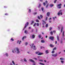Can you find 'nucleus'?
Wrapping results in <instances>:
<instances>
[{
    "instance_id": "de8ad7c7",
    "label": "nucleus",
    "mask_w": 65,
    "mask_h": 65,
    "mask_svg": "<svg viewBox=\"0 0 65 65\" xmlns=\"http://www.w3.org/2000/svg\"><path fill=\"white\" fill-rule=\"evenodd\" d=\"M5 15H8V14L7 13H6L5 14Z\"/></svg>"
},
{
    "instance_id": "69168bd1",
    "label": "nucleus",
    "mask_w": 65,
    "mask_h": 65,
    "mask_svg": "<svg viewBox=\"0 0 65 65\" xmlns=\"http://www.w3.org/2000/svg\"><path fill=\"white\" fill-rule=\"evenodd\" d=\"M40 1H41V2H42L43 1V0H39Z\"/></svg>"
},
{
    "instance_id": "c85d7f7f",
    "label": "nucleus",
    "mask_w": 65,
    "mask_h": 65,
    "mask_svg": "<svg viewBox=\"0 0 65 65\" xmlns=\"http://www.w3.org/2000/svg\"><path fill=\"white\" fill-rule=\"evenodd\" d=\"M50 46H51V47H54V46L52 44H51L50 45Z\"/></svg>"
},
{
    "instance_id": "bb28decb",
    "label": "nucleus",
    "mask_w": 65,
    "mask_h": 65,
    "mask_svg": "<svg viewBox=\"0 0 65 65\" xmlns=\"http://www.w3.org/2000/svg\"><path fill=\"white\" fill-rule=\"evenodd\" d=\"M62 4H60L58 5L57 6H61Z\"/></svg>"
},
{
    "instance_id": "a19ab883",
    "label": "nucleus",
    "mask_w": 65,
    "mask_h": 65,
    "mask_svg": "<svg viewBox=\"0 0 65 65\" xmlns=\"http://www.w3.org/2000/svg\"><path fill=\"white\" fill-rule=\"evenodd\" d=\"M54 52H55V51L53 50L52 51V54H53V53H54Z\"/></svg>"
},
{
    "instance_id": "20e7f679",
    "label": "nucleus",
    "mask_w": 65,
    "mask_h": 65,
    "mask_svg": "<svg viewBox=\"0 0 65 65\" xmlns=\"http://www.w3.org/2000/svg\"><path fill=\"white\" fill-rule=\"evenodd\" d=\"M49 38L50 39H51V40L53 41L54 39V37H53L51 36Z\"/></svg>"
},
{
    "instance_id": "f03ea898",
    "label": "nucleus",
    "mask_w": 65,
    "mask_h": 65,
    "mask_svg": "<svg viewBox=\"0 0 65 65\" xmlns=\"http://www.w3.org/2000/svg\"><path fill=\"white\" fill-rule=\"evenodd\" d=\"M29 25V22H27L25 25V26H24V28L23 29V30H24L25 28H26V27H27V26H28V25Z\"/></svg>"
},
{
    "instance_id": "79ce46f5",
    "label": "nucleus",
    "mask_w": 65,
    "mask_h": 65,
    "mask_svg": "<svg viewBox=\"0 0 65 65\" xmlns=\"http://www.w3.org/2000/svg\"><path fill=\"white\" fill-rule=\"evenodd\" d=\"M41 4H39V5L38 7H40V6H41Z\"/></svg>"
},
{
    "instance_id": "4c0bfd02",
    "label": "nucleus",
    "mask_w": 65,
    "mask_h": 65,
    "mask_svg": "<svg viewBox=\"0 0 65 65\" xmlns=\"http://www.w3.org/2000/svg\"><path fill=\"white\" fill-rule=\"evenodd\" d=\"M19 42H20V41H19V40H18L17 41V44L19 43Z\"/></svg>"
},
{
    "instance_id": "a18cd8bd",
    "label": "nucleus",
    "mask_w": 65,
    "mask_h": 65,
    "mask_svg": "<svg viewBox=\"0 0 65 65\" xmlns=\"http://www.w3.org/2000/svg\"><path fill=\"white\" fill-rule=\"evenodd\" d=\"M52 28H52V27H50V30L51 31V30H52Z\"/></svg>"
},
{
    "instance_id": "9b49d317",
    "label": "nucleus",
    "mask_w": 65,
    "mask_h": 65,
    "mask_svg": "<svg viewBox=\"0 0 65 65\" xmlns=\"http://www.w3.org/2000/svg\"><path fill=\"white\" fill-rule=\"evenodd\" d=\"M5 55L6 57H8V56H9V55H8V54L7 53H6L5 54Z\"/></svg>"
},
{
    "instance_id": "4be33fe9",
    "label": "nucleus",
    "mask_w": 65,
    "mask_h": 65,
    "mask_svg": "<svg viewBox=\"0 0 65 65\" xmlns=\"http://www.w3.org/2000/svg\"><path fill=\"white\" fill-rule=\"evenodd\" d=\"M45 42L43 40H41V42H42V43H44Z\"/></svg>"
},
{
    "instance_id": "f8f14e48",
    "label": "nucleus",
    "mask_w": 65,
    "mask_h": 65,
    "mask_svg": "<svg viewBox=\"0 0 65 65\" xmlns=\"http://www.w3.org/2000/svg\"><path fill=\"white\" fill-rule=\"evenodd\" d=\"M34 23V21H31V25H33V24Z\"/></svg>"
},
{
    "instance_id": "aec40b11",
    "label": "nucleus",
    "mask_w": 65,
    "mask_h": 65,
    "mask_svg": "<svg viewBox=\"0 0 65 65\" xmlns=\"http://www.w3.org/2000/svg\"><path fill=\"white\" fill-rule=\"evenodd\" d=\"M24 62H27V60L25 58L24 59Z\"/></svg>"
},
{
    "instance_id": "603ef678",
    "label": "nucleus",
    "mask_w": 65,
    "mask_h": 65,
    "mask_svg": "<svg viewBox=\"0 0 65 65\" xmlns=\"http://www.w3.org/2000/svg\"><path fill=\"white\" fill-rule=\"evenodd\" d=\"M33 59H35V60H37V58H33Z\"/></svg>"
},
{
    "instance_id": "5fc2aeb1",
    "label": "nucleus",
    "mask_w": 65,
    "mask_h": 65,
    "mask_svg": "<svg viewBox=\"0 0 65 65\" xmlns=\"http://www.w3.org/2000/svg\"><path fill=\"white\" fill-rule=\"evenodd\" d=\"M45 3H46V4H47V1H46L45 2Z\"/></svg>"
},
{
    "instance_id": "4468645a",
    "label": "nucleus",
    "mask_w": 65,
    "mask_h": 65,
    "mask_svg": "<svg viewBox=\"0 0 65 65\" xmlns=\"http://www.w3.org/2000/svg\"><path fill=\"white\" fill-rule=\"evenodd\" d=\"M45 53L46 54H48L49 53V51L48 50H46Z\"/></svg>"
},
{
    "instance_id": "72a5a7b5",
    "label": "nucleus",
    "mask_w": 65,
    "mask_h": 65,
    "mask_svg": "<svg viewBox=\"0 0 65 65\" xmlns=\"http://www.w3.org/2000/svg\"><path fill=\"white\" fill-rule=\"evenodd\" d=\"M36 25V23H35L34 25L33 26L34 27H35V26Z\"/></svg>"
},
{
    "instance_id": "a211bd4d",
    "label": "nucleus",
    "mask_w": 65,
    "mask_h": 65,
    "mask_svg": "<svg viewBox=\"0 0 65 65\" xmlns=\"http://www.w3.org/2000/svg\"><path fill=\"white\" fill-rule=\"evenodd\" d=\"M14 41V39L12 38H11V39L10 40V41Z\"/></svg>"
},
{
    "instance_id": "338daca9",
    "label": "nucleus",
    "mask_w": 65,
    "mask_h": 65,
    "mask_svg": "<svg viewBox=\"0 0 65 65\" xmlns=\"http://www.w3.org/2000/svg\"><path fill=\"white\" fill-rule=\"evenodd\" d=\"M7 6H4V8H7Z\"/></svg>"
},
{
    "instance_id": "6e6d98bb",
    "label": "nucleus",
    "mask_w": 65,
    "mask_h": 65,
    "mask_svg": "<svg viewBox=\"0 0 65 65\" xmlns=\"http://www.w3.org/2000/svg\"><path fill=\"white\" fill-rule=\"evenodd\" d=\"M48 18V17H46V20H47V19Z\"/></svg>"
},
{
    "instance_id": "a878e982",
    "label": "nucleus",
    "mask_w": 65,
    "mask_h": 65,
    "mask_svg": "<svg viewBox=\"0 0 65 65\" xmlns=\"http://www.w3.org/2000/svg\"><path fill=\"white\" fill-rule=\"evenodd\" d=\"M61 62L62 64H64V61L63 60L61 61Z\"/></svg>"
},
{
    "instance_id": "49530a36",
    "label": "nucleus",
    "mask_w": 65,
    "mask_h": 65,
    "mask_svg": "<svg viewBox=\"0 0 65 65\" xmlns=\"http://www.w3.org/2000/svg\"><path fill=\"white\" fill-rule=\"evenodd\" d=\"M48 4H47L46 6V8H47V7H48Z\"/></svg>"
},
{
    "instance_id": "6e6552de",
    "label": "nucleus",
    "mask_w": 65,
    "mask_h": 65,
    "mask_svg": "<svg viewBox=\"0 0 65 65\" xmlns=\"http://www.w3.org/2000/svg\"><path fill=\"white\" fill-rule=\"evenodd\" d=\"M47 17H49L50 15V12H48L47 13Z\"/></svg>"
},
{
    "instance_id": "2f4dec72",
    "label": "nucleus",
    "mask_w": 65,
    "mask_h": 65,
    "mask_svg": "<svg viewBox=\"0 0 65 65\" xmlns=\"http://www.w3.org/2000/svg\"><path fill=\"white\" fill-rule=\"evenodd\" d=\"M39 64H41V65H44V64L43 63H40Z\"/></svg>"
},
{
    "instance_id": "0eeeda50",
    "label": "nucleus",
    "mask_w": 65,
    "mask_h": 65,
    "mask_svg": "<svg viewBox=\"0 0 65 65\" xmlns=\"http://www.w3.org/2000/svg\"><path fill=\"white\" fill-rule=\"evenodd\" d=\"M35 35H32L31 36V38H32V39H34V38H35Z\"/></svg>"
},
{
    "instance_id": "864d4df0",
    "label": "nucleus",
    "mask_w": 65,
    "mask_h": 65,
    "mask_svg": "<svg viewBox=\"0 0 65 65\" xmlns=\"http://www.w3.org/2000/svg\"><path fill=\"white\" fill-rule=\"evenodd\" d=\"M31 10L30 9H29V12H31Z\"/></svg>"
},
{
    "instance_id": "ea45409f",
    "label": "nucleus",
    "mask_w": 65,
    "mask_h": 65,
    "mask_svg": "<svg viewBox=\"0 0 65 65\" xmlns=\"http://www.w3.org/2000/svg\"><path fill=\"white\" fill-rule=\"evenodd\" d=\"M21 42H22V41H20L19 42V44H20L21 43Z\"/></svg>"
},
{
    "instance_id": "4d7b16f0",
    "label": "nucleus",
    "mask_w": 65,
    "mask_h": 65,
    "mask_svg": "<svg viewBox=\"0 0 65 65\" xmlns=\"http://www.w3.org/2000/svg\"><path fill=\"white\" fill-rule=\"evenodd\" d=\"M40 48H44V47H41Z\"/></svg>"
},
{
    "instance_id": "412c9836",
    "label": "nucleus",
    "mask_w": 65,
    "mask_h": 65,
    "mask_svg": "<svg viewBox=\"0 0 65 65\" xmlns=\"http://www.w3.org/2000/svg\"><path fill=\"white\" fill-rule=\"evenodd\" d=\"M63 27H62L61 28V32L62 33V31H63Z\"/></svg>"
},
{
    "instance_id": "39448f33",
    "label": "nucleus",
    "mask_w": 65,
    "mask_h": 65,
    "mask_svg": "<svg viewBox=\"0 0 65 65\" xmlns=\"http://www.w3.org/2000/svg\"><path fill=\"white\" fill-rule=\"evenodd\" d=\"M52 55L53 57H57V56H58V54L56 53V54H52Z\"/></svg>"
},
{
    "instance_id": "1a4fd4ad",
    "label": "nucleus",
    "mask_w": 65,
    "mask_h": 65,
    "mask_svg": "<svg viewBox=\"0 0 65 65\" xmlns=\"http://www.w3.org/2000/svg\"><path fill=\"white\" fill-rule=\"evenodd\" d=\"M43 53L39 52L38 55H43Z\"/></svg>"
},
{
    "instance_id": "3c124183",
    "label": "nucleus",
    "mask_w": 65,
    "mask_h": 65,
    "mask_svg": "<svg viewBox=\"0 0 65 65\" xmlns=\"http://www.w3.org/2000/svg\"><path fill=\"white\" fill-rule=\"evenodd\" d=\"M38 19H39V20H40V17H39L38 16Z\"/></svg>"
},
{
    "instance_id": "f257e3e1",
    "label": "nucleus",
    "mask_w": 65,
    "mask_h": 65,
    "mask_svg": "<svg viewBox=\"0 0 65 65\" xmlns=\"http://www.w3.org/2000/svg\"><path fill=\"white\" fill-rule=\"evenodd\" d=\"M12 52L13 53H15L16 52L17 54H19L20 53V48L18 47H15L12 50Z\"/></svg>"
},
{
    "instance_id": "8fccbe9b",
    "label": "nucleus",
    "mask_w": 65,
    "mask_h": 65,
    "mask_svg": "<svg viewBox=\"0 0 65 65\" xmlns=\"http://www.w3.org/2000/svg\"><path fill=\"white\" fill-rule=\"evenodd\" d=\"M39 61H40L41 62H43V60H39Z\"/></svg>"
},
{
    "instance_id": "37998d69",
    "label": "nucleus",
    "mask_w": 65,
    "mask_h": 65,
    "mask_svg": "<svg viewBox=\"0 0 65 65\" xmlns=\"http://www.w3.org/2000/svg\"><path fill=\"white\" fill-rule=\"evenodd\" d=\"M48 27V24H46V28H47V27Z\"/></svg>"
},
{
    "instance_id": "393cba45",
    "label": "nucleus",
    "mask_w": 65,
    "mask_h": 65,
    "mask_svg": "<svg viewBox=\"0 0 65 65\" xmlns=\"http://www.w3.org/2000/svg\"><path fill=\"white\" fill-rule=\"evenodd\" d=\"M57 40L58 41H59L60 40H59V36H57Z\"/></svg>"
},
{
    "instance_id": "774afa93",
    "label": "nucleus",
    "mask_w": 65,
    "mask_h": 65,
    "mask_svg": "<svg viewBox=\"0 0 65 65\" xmlns=\"http://www.w3.org/2000/svg\"><path fill=\"white\" fill-rule=\"evenodd\" d=\"M57 41H55V44H57Z\"/></svg>"
},
{
    "instance_id": "cd10ccee",
    "label": "nucleus",
    "mask_w": 65,
    "mask_h": 65,
    "mask_svg": "<svg viewBox=\"0 0 65 65\" xmlns=\"http://www.w3.org/2000/svg\"><path fill=\"white\" fill-rule=\"evenodd\" d=\"M40 17L41 19H42V18H43V16H42L41 15H40Z\"/></svg>"
},
{
    "instance_id": "09e8293b",
    "label": "nucleus",
    "mask_w": 65,
    "mask_h": 65,
    "mask_svg": "<svg viewBox=\"0 0 65 65\" xmlns=\"http://www.w3.org/2000/svg\"><path fill=\"white\" fill-rule=\"evenodd\" d=\"M43 4L44 5V6H45V5H46V4H45V3H43Z\"/></svg>"
},
{
    "instance_id": "423d86ee",
    "label": "nucleus",
    "mask_w": 65,
    "mask_h": 65,
    "mask_svg": "<svg viewBox=\"0 0 65 65\" xmlns=\"http://www.w3.org/2000/svg\"><path fill=\"white\" fill-rule=\"evenodd\" d=\"M29 61L30 62H32L33 63H34V62H35V61H34V60L31 59H29Z\"/></svg>"
},
{
    "instance_id": "58836bf2",
    "label": "nucleus",
    "mask_w": 65,
    "mask_h": 65,
    "mask_svg": "<svg viewBox=\"0 0 65 65\" xmlns=\"http://www.w3.org/2000/svg\"><path fill=\"white\" fill-rule=\"evenodd\" d=\"M60 60H64V59L63 58H60Z\"/></svg>"
},
{
    "instance_id": "0e129e2a",
    "label": "nucleus",
    "mask_w": 65,
    "mask_h": 65,
    "mask_svg": "<svg viewBox=\"0 0 65 65\" xmlns=\"http://www.w3.org/2000/svg\"><path fill=\"white\" fill-rule=\"evenodd\" d=\"M38 53H39V52H36V54H38Z\"/></svg>"
},
{
    "instance_id": "7ed1b4c3",
    "label": "nucleus",
    "mask_w": 65,
    "mask_h": 65,
    "mask_svg": "<svg viewBox=\"0 0 65 65\" xmlns=\"http://www.w3.org/2000/svg\"><path fill=\"white\" fill-rule=\"evenodd\" d=\"M61 11L62 10H60L59 11V12L58 13V15H60V14H61V15H62V12Z\"/></svg>"
},
{
    "instance_id": "9d476101",
    "label": "nucleus",
    "mask_w": 65,
    "mask_h": 65,
    "mask_svg": "<svg viewBox=\"0 0 65 65\" xmlns=\"http://www.w3.org/2000/svg\"><path fill=\"white\" fill-rule=\"evenodd\" d=\"M37 49V47H36L35 46H34L33 50H35Z\"/></svg>"
},
{
    "instance_id": "f704fd0d",
    "label": "nucleus",
    "mask_w": 65,
    "mask_h": 65,
    "mask_svg": "<svg viewBox=\"0 0 65 65\" xmlns=\"http://www.w3.org/2000/svg\"><path fill=\"white\" fill-rule=\"evenodd\" d=\"M57 0H55L54 2V3H56V2H57Z\"/></svg>"
},
{
    "instance_id": "680f3d73",
    "label": "nucleus",
    "mask_w": 65,
    "mask_h": 65,
    "mask_svg": "<svg viewBox=\"0 0 65 65\" xmlns=\"http://www.w3.org/2000/svg\"><path fill=\"white\" fill-rule=\"evenodd\" d=\"M56 50V47L54 48L53 49V50Z\"/></svg>"
},
{
    "instance_id": "f3484780",
    "label": "nucleus",
    "mask_w": 65,
    "mask_h": 65,
    "mask_svg": "<svg viewBox=\"0 0 65 65\" xmlns=\"http://www.w3.org/2000/svg\"><path fill=\"white\" fill-rule=\"evenodd\" d=\"M24 32L25 33H26V34H27V33H28V31L27 30H25V31Z\"/></svg>"
},
{
    "instance_id": "c03bdc74",
    "label": "nucleus",
    "mask_w": 65,
    "mask_h": 65,
    "mask_svg": "<svg viewBox=\"0 0 65 65\" xmlns=\"http://www.w3.org/2000/svg\"><path fill=\"white\" fill-rule=\"evenodd\" d=\"M42 10L43 11V10L44 9V8L43 7H42L41 8Z\"/></svg>"
},
{
    "instance_id": "dca6fc26",
    "label": "nucleus",
    "mask_w": 65,
    "mask_h": 65,
    "mask_svg": "<svg viewBox=\"0 0 65 65\" xmlns=\"http://www.w3.org/2000/svg\"><path fill=\"white\" fill-rule=\"evenodd\" d=\"M33 45H34V44H30V46H31V47H32V48L33 47Z\"/></svg>"
},
{
    "instance_id": "2eb2a0df",
    "label": "nucleus",
    "mask_w": 65,
    "mask_h": 65,
    "mask_svg": "<svg viewBox=\"0 0 65 65\" xmlns=\"http://www.w3.org/2000/svg\"><path fill=\"white\" fill-rule=\"evenodd\" d=\"M25 38H26V36H24L23 37L22 39L23 40H24V39H25Z\"/></svg>"
},
{
    "instance_id": "c9c22d12",
    "label": "nucleus",
    "mask_w": 65,
    "mask_h": 65,
    "mask_svg": "<svg viewBox=\"0 0 65 65\" xmlns=\"http://www.w3.org/2000/svg\"><path fill=\"white\" fill-rule=\"evenodd\" d=\"M38 37L40 38H41V35H39L38 36Z\"/></svg>"
},
{
    "instance_id": "e433bc0d",
    "label": "nucleus",
    "mask_w": 65,
    "mask_h": 65,
    "mask_svg": "<svg viewBox=\"0 0 65 65\" xmlns=\"http://www.w3.org/2000/svg\"><path fill=\"white\" fill-rule=\"evenodd\" d=\"M50 33L51 35H53V31H51L50 32Z\"/></svg>"
},
{
    "instance_id": "bf43d9fd",
    "label": "nucleus",
    "mask_w": 65,
    "mask_h": 65,
    "mask_svg": "<svg viewBox=\"0 0 65 65\" xmlns=\"http://www.w3.org/2000/svg\"><path fill=\"white\" fill-rule=\"evenodd\" d=\"M63 43V41H62V40L61 41H60L61 43Z\"/></svg>"
},
{
    "instance_id": "b1692460",
    "label": "nucleus",
    "mask_w": 65,
    "mask_h": 65,
    "mask_svg": "<svg viewBox=\"0 0 65 65\" xmlns=\"http://www.w3.org/2000/svg\"><path fill=\"white\" fill-rule=\"evenodd\" d=\"M62 37H64V31H63L62 34Z\"/></svg>"
},
{
    "instance_id": "7c9ffc66",
    "label": "nucleus",
    "mask_w": 65,
    "mask_h": 65,
    "mask_svg": "<svg viewBox=\"0 0 65 65\" xmlns=\"http://www.w3.org/2000/svg\"><path fill=\"white\" fill-rule=\"evenodd\" d=\"M56 18H57V17H55L53 18V20H55V19H56Z\"/></svg>"
},
{
    "instance_id": "c756f323",
    "label": "nucleus",
    "mask_w": 65,
    "mask_h": 65,
    "mask_svg": "<svg viewBox=\"0 0 65 65\" xmlns=\"http://www.w3.org/2000/svg\"><path fill=\"white\" fill-rule=\"evenodd\" d=\"M12 63H13V65H15V63H14V61H12Z\"/></svg>"
},
{
    "instance_id": "473e14b6",
    "label": "nucleus",
    "mask_w": 65,
    "mask_h": 65,
    "mask_svg": "<svg viewBox=\"0 0 65 65\" xmlns=\"http://www.w3.org/2000/svg\"><path fill=\"white\" fill-rule=\"evenodd\" d=\"M36 24L37 26H39V24L38 23H37V24L36 23Z\"/></svg>"
},
{
    "instance_id": "5701e85b",
    "label": "nucleus",
    "mask_w": 65,
    "mask_h": 65,
    "mask_svg": "<svg viewBox=\"0 0 65 65\" xmlns=\"http://www.w3.org/2000/svg\"><path fill=\"white\" fill-rule=\"evenodd\" d=\"M36 22H37V23H39V20H38V19H36Z\"/></svg>"
},
{
    "instance_id": "6ab92c4d",
    "label": "nucleus",
    "mask_w": 65,
    "mask_h": 65,
    "mask_svg": "<svg viewBox=\"0 0 65 65\" xmlns=\"http://www.w3.org/2000/svg\"><path fill=\"white\" fill-rule=\"evenodd\" d=\"M50 7H53V6H54V5L53 4H51L50 5Z\"/></svg>"
},
{
    "instance_id": "052dcab7",
    "label": "nucleus",
    "mask_w": 65,
    "mask_h": 65,
    "mask_svg": "<svg viewBox=\"0 0 65 65\" xmlns=\"http://www.w3.org/2000/svg\"><path fill=\"white\" fill-rule=\"evenodd\" d=\"M33 31H34V29H32L31 31V32H33Z\"/></svg>"
},
{
    "instance_id": "13d9d810",
    "label": "nucleus",
    "mask_w": 65,
    "mask_h": 65,
    "mask_svg": "<svg viewBox=\"0 0 65 65\" xmlns=\"http://www.w3.org/2000/svg\"><path fill=\"white\" fill-rule=\"evenodd\" d=\"M27 44H28V43L26 42L25 43V45H27Z\"/></svg>"
},
{
    "instance_id": "e2e57ef3",
    "label": "nucleus",
    "mask_w": 65,
    "mask_h": 65,
    "mask_svg": "<svg viewBox=\"0 0 65 65\" xmlns=\"http://www.w3.org/2000/svg\"><path fill=\"white\" fill-rule=\"evenodd\" d=\"M37 13L35 12V13H33L34 14H36Z\"/></svg>"
},
{
    "instance_id": "ddd939ff",
    "label": "nucleus",
    "mask_w": 65,
    "mask_h": 65,
    "mask_svg": "<svg viewBox=\"0 0 65 65\" xmlns=\"http://www.w3.org/2000/svg\"><path fill=\"white\" fill-rule=\"evenodd\" d=\"M42 22H43V25H44V24H46V22H45V21H44V20H42Z\"/></svg>"
}]
</instances>
